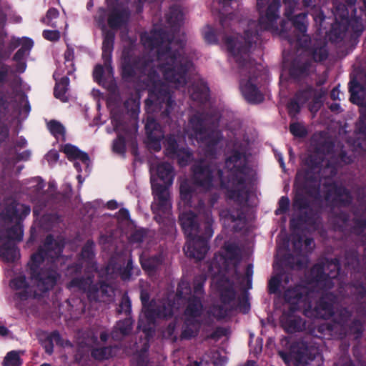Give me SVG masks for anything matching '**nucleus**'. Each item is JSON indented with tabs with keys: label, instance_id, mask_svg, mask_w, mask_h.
I'll return each instance as SVG.
<instances>
[{
	"label": "nucleus",
	"instance_id": "obj_1",
	"mask_svg": "<svg viewBox=\"0 0 366 366\" xmlns=\"http://www.w3.org/2000/svg\"><path fill=\"white\" fill-rule=\"evenodd\" d=\"M224 169L227 176L215 165L200 161L192 167V180L196 186L209 191L214 187V174L217 171L220 188L226 190L227 197L239 204L247 202L249 192L246 184L251 168L246 152L236 148L230 149L224 159Z\"/></svg>",
	"mask_w": 366,
	"mask_h": 366
},
{
	"label": "nucleus",
	"instance_id": "obj_2",
	"mask_svg": "<svg viewBox=\"0 0 366 366\" xmlns=\"http://www.w3.org/2000/svg\"><path fill=\"white\" fill-rule=\"evenodd\" d=\"M120 69L122 78L127 81L147 76L145 79L149 87V94L145 105L161 112L162 118H169L175 102L168 85L162 81L153 60L124 50L122 52Z\"/></svg>",
	"mask_w": 366,
	"mask_h": 366
},
{
	"label": "nucleus",
	"instance_id": "obj_3",
	"mask_svg": "<svg viewBox=\"0 0 366 366\" xmlns=\"http://www.w3.org/2000/svg\"><path fill=\"white\" fill-rule=\"evenodd\" d=\"M145 46L157 49L158 68L166 81L178 87H184L189 79V74L194 66L192 60L185 54L184 44L179 41L178 47L174 49L173 43L163 46L164 33L162 30L154 31L150 35L142 36Z\"/></svg>",
	"mask_w": 366,
	"mask_h": 366
},
{
	"label": "nucleus",
	"instance_id": "obj_4",
	"mask_svg": "<svg viewBox=\"0 0 366 366\" xmlns=\"http://www.w3.org/2000/svg\"><path fill=\"white\" fill-rule=\"evenodd\" d=\"M260 36L258 31L253 32L247 29L244 33L243 41H235L232 36H225L224 38L227 49L235 59L241 75H247V79H240L239 88L244 99L251 104H260L264 100V95L261 91L264 79H259L262 71L249 60L250 49Z\"/></svg>",
	"mask_w": 366,
	"mask_h": 366
},
{
	"label": "nucleus",
	"instance_id": "obj_5",
	"mask_svg": "<svg viewBox=\"0 0 366 366\" xmlns=\"http://www.w3.org/2000/svg\"><path fill=\"white\" fill-rule=\"evenodd\" d=\"M179 222L187 239L184 247L185 254L197 261L203 259L214 234L212 209L204 208L199 216L192 211L183 212L179 216Z\"/></svg>",
	"mask_w": 366,
	"mask_h": 366
},
{
	"label": "nucleus",
	"instance_id": "obj_6",
	"mask_svg": "<svg viewBox=\"0 0 366 366\" xmlns=\"http://www.w3.org/2000/svg\"><path fill=\"white\" fill-rule=\"evenodd\" d=\"M158 179L151 177V186L154 202L151 208L154 220L165 227L166 232H172L175 228V222L172 217V203L169 188L173 183L174 169L168 162H162L157 167Z\"/></svg>",
	"mask_w": 366,
	"mask_h": 366
},
{
	"label": "nucleus",
	"instance_id": "obj_7",
	"mask_svg": "<svg viewBox=\"0 0 366 366\" xmlns=\"http://www.w3.org/2000/svg\"><path fill=\"white\" fill-rule=\"evenodd\" d=\"M145 131L148 144L155 152L162 149L161 142L164 139V154L169 159H177L178 164L184 167L189 164L192 157L188 147L180 144L179 138L174 134L164 135L161 125L152 117H147L145 124Z\"/></svg>",
	"mask_w": 366,
	"mask_h": 366
},
{
	"label": "nucleus",
	"instance_id": "obj_8",
	"mask_svg": "<svg viewBox=\"0 0 366 366\" xmlns=\"http://www.w3.org/2000/svg\"><path fill=\"white\" fill-rule=\"evenodd\" d=\"M189 124L194 136L205 144L207 152L215 153L216 147L223 136L217 129L218 122L213 120L212 115L209 112H197L190 117Z\"/></svg>",
	"mask_w": 366,
	"mask_h": 366
},
{
	"label": "nucleus",
	"instance_id": "obj_9",
	"mask_svg": "<svg viewBox=\"0 0 366 366\" xmlns=\"http://www.w3.org/2000/svg\"><path fill=\"white\" fill-rule=\"evenodd\" d=\"M94 274L89 273L72 278L67 284L69 289H77L86 294L90 302H106L114 295L112 287L106 282L94 281Z\"/></svg>",
	"mask_w": 366,
	"mask_h": 366
},
{
	"label": "nucleus",
	"instance_id": "obj_10",
	"mask_svg": "<svg viewBox=\"0 0 366 366\" xmlns=\"http://www.w3.org/2000/svg\"><path fill=\"white\" fill-rule=\"evenodd\" d=\"M257 1V10L259 13L258 25L255 31L260 32L268 31L272 34H285L287 32L286 24L287 22L282 19L278 26V21L280 19V9L281 7L280 0H272L267 7L264 9L263 1L264 0Z\"/></svg>",
	"mask_w": 366,
	"mask_h": 366
},
{
	"label": "nucleus",
	"instance_id": "obj_11",
	"mask_svg": "<svg viewBox=\"0 0 366 366\" xmlns=\"http://www.w3.org/2000/svg\"><path fill=\"white\" fill-rule=\"evenodd\" d=\"M323 159L316 154H309L304 160V167L298 170L295 179L300 187L307 190L311 194L318 193L320 185V171Z\"/></svg>",
	"mask_w": 366,
	"mask_h": 366
},
{
	"label": "nucleus",
	"instance_id": "obj_12",
	"mask_svg": "<svg viewBox=\"0 0 366 366\" xmlns=\"http://www.w3.org/2000/svg\"><path fill=\"white\" fill-rule=\"evenodd\" d=\"M149 294L142 291L140 300L142 305V310L148 325H155L157 319L168 320L174 315V302L169 299H163L156 301H149Z\"/></svg>",
	"mask_w": 366,
	"mask_h": 366
},
{
	"label": "nucleus",
	"instance_id": "obj_13",
	"mask_svg": "<svg viewBox=\"0 0 366 366\" xmlns=\"http://www.w3.org/2000/svg\"><path fill=\"white\" fill-rule=\"evenodd\" d=\"M29 274V279L33 284L36 298L46 295L52 290L59 282L61 274L58 267L54 264L46 265L41 269Z\"/></svg>",
	"mask_w": 366,
	"mask_h": 366
},
{
	"label": "nucleus",
	"instance_id": "obj_14",
	"mask_svg": "<svg viewBox=\"0 0 366 366\" xmlns=\"http://www.w3.org/2000/svg\"><path fill=\"white\" fill-rule=\"evenodd\" d=\"M324 199L331 207H348L353 202L351 191L335 181L323 184Z\"/></svg>",
	"mask_w": 366,
	"mask_h": 366
},
{
	"label": "nucleus",
	"instance_id": "obj_15",
	"mask_svg": "<svg viewBox=\"0 0 366 366\" xmlns=\"http://www.w3.org/2000/svg\"><path fill=\"white\" fill-rule=\"evenodd\" d=\"M340 296L334 292H327L322 294L312 308V303L307 302V307L303 310V314L307 317L329 319L335 315L334 305L338 302Z\"/></svg>",
	"mask_w": 366,
	"mask_h": 366
},
{
	"label": "nucleus",
	"instance_id": "obj_16",
	"mask_svg": "<svg viewBox=\"0 0 366 366\" xmlns=\"http://www.w3.org/2000/svg\"><path fill=\"white\" fill-rule=\"evenodd\" d=\"M340 259H331L327 262L325 269L317 267L312 269V280L324 290L332 289L335 285V280L340 274Z\"/></svg>",
	"mask_w": 366,
	"mask_h": 366
},
{
	"label": "nucleus",
	"instance_id": "obj_17",
	"mask_svg": "<svg viewBox=\"0 0 366 366\" xmlns=\"http://www.w3.org/2000/svg\"><path fill=\"white\" fill-rule=\"evenodd\" d=\"M348 90L350 94V101L360 107V115L357 123V133L366 137V98L364 86L355 79L350 81Z\"/></svg>",
	"mask_w": 366,
	"mask_h": 366
},
{
	"label": "nucleus",
	"instance_id": "obj_18",
	"mask_svg": "<svg viewBox=\"0 0 366 366\" xmlns=\"http://www.w3.org/2000/svg\"><path fill=\"white\" fill-rule=\"evenodd\" d=\"M350 29L351 31L360 36L363 31V24L362 18L355 15L348 19V23L340 24L333 23L329 32V39L331 42L339 43L343 40L347 31Z\"/></svg>",
	"mask_w": 366,
	"mask_h": 366
},
{
	"label": "nucleus",
	"instance_id": "obj_19",
	"mask_svg": "<svg viewBox=\"0 0 366 366\" xmlns=\"http://www.w3.org/2000/svg\"><path fill=\"white\" fill-rule=\"evenodd\" d=\"M290 355L298 366H305L316 358L319 351L317 347L309 346L306 342L297 341L292 343Z\"/></svg>",
	"mask_w": 366,
	"mask_h": 366
},
{
	"label": "nucleus",
	"instance_id": "obj_20",
	"mask_svg": "<svg viewBox=\"0 0 366 366\" xmlns=\"http://www.w3.org/2000/svg\"><path fill=\"white\" fill-rule=\"evenodd\" d=\"M308 295L307 288L300 285L287 289L284 292V299L290 304L288 308L290 311L291 312L301 311L302 304L307 307V302H310Z\"/></svg>",
	"mask_w": 366,
	"mask_h": 366
},
{
	"label": "nucleus",
	"instance_id": "obj_21",
	"mask_svg": "<svg viewBox=\"0 0 366 366\" xmlns=\"http://www.w3.org/2000/svg\"><path fill=\"white\" fill-rule=\"evenodd\" d=\"M311 67L312 63L310 60L296 56L289 64V76L295 83H299L310 75Z\"/></svg>",
	"mask_w": 366,
	"mask_h": 366
},
{
	"label": "nucleus",
	"instance_id": "obj_22",
	"mask_svg": "<svg viewBox=\"0 0 366 366\" xmlns=\"http://www.w3.org/2000/svg\"><path fill=\"white\" fill-rule=\"evenodd\" d=\"M115 33L112 30H106L103 34L102 58L104 61V66L107 72L112 74V52L114 50Z\"/></svg>",
	"mask_w": 366,
	"mask_h": 366
},
{
	"label": "nucleus",
	"instance_id": "obj_23",
	"mask_svg": "<svg viewBox=\"0 0 366 366\" xmlns=\"http://www.w3.org/2000/svg\"><path fill=\"white\" fill-rule=\"evenodd\" d=\"M288 309L287 312L282 313L280 317L281 326L287 333L292 334L301 332L306 328V321Z\"/></svg>",
	"mask_w": 366,
	"mask_h": 366
},
{
	"label": "nucleus",
	"instance_id": "obj_24",
	"mask_svg": "<svg viewBox=\"0 0 366 366\" xmlns=\"http://www.w3.org/2000/svg\"><path fill=\"white\" fill-rule=\"evenodd\" d=\"M295 194L293 198L292 205L293 207L298 211L310 209L311 202L309 197L317 199L320 195V185H318V193L311 194L307 192V189L301 188L298 182H297V179H295Z\"/></svg>",
	"mask_w": 366,
	"mask_h": 366
},
{
	"label": "nucleus",
	"instance_id": "obj_25",
	"mask_svg": "<svg viewBox=\"0 0 366 366\" xmlns=\"http://www.w3.org/2000/svg\"><path fill=\"white\" fill-rule=\"evenodd\" d=\"M130 12L127 9L117 6L110 8L107 15V24L111 29L118 30L127 24Z\"/></svg>",
	"mask_w": 366,
	"mask_h": 366
},
{
	"label": "nucleus",
	"instance_id": "obj_26",
	"mask_svg": "<svg viewBox=\"0 0 366 366\" xmlns=\"http://www.w3.org/2000/svg\"><path fill=\"white\" fill-rule=\"evenodd\" d=\"M41 247L50 259L54 261L61 255L65 247V241L61 237L55 238L53 234H49L46 237Z\"/></svg>",
	"mask_w": 366,
	"mask_h": 366
},
{
	"label": "nucleus",
	"instance_id": "obj_27",
	"mask_svg": "<svg viewBox=\"0 0 366 366\" xmlns=\"http://www.w3.org/2000/svg\"><path fill=\"white\" fill-rule=\"evenodd\" d=\"M11 286L16 290H19L16 293V296L21 300H26L29 298L36 299V293L32 287H31L24 275H19L14 278L11 282Z\"/></svg>",
	"mask_w": 366,
	"mask_h": 366
},
{
	"label": "nucleus",
	"instance_id": "obj_28",
	"mask_svg": "<svg viewBox=\"0 0 366 366\" xmlns=\"http://www.w3.org/2000/svg\"><path fill=\"white\" fill-rule=\"evenodd\" d=\"M204 306L202 297L192 295L188 297L184 315L187 318L199 319L203 314Z\"/></svg>",
	"mask_w": 366,
	"mask_h": 366
},
{
	"label": "nucleus",
	"instance_id": "obj_29",
	"mask_svg": "<svg viewBox=\"0 0 366 366\" xmlns=\"http://www.w3.org/2000/svg\"><path fill=\"white\" fill-rule=\"evenodd\" d=\"M188 92L193 101L205 103L209 98V88L202 81H194L188 89Z\"/></svg>",
	"mask_w": 366,
	"mask_h": 366
},
{
	"label": "nucleus",
	"instance_id": "obj_30",
	"mask_svg": "<svg viewBox=\"0 0 366 366\" xmlns=\"http://www.w3.org/2000/svg\"><path fill=\"white\" fill-rule=\"evenodd\" d=\"M288 20L292 21V24L295 28V31L297 33L295 34L297 41H300V37L302 36L305 39V41L307 42L310 41V37L307 35V13H300L295 16L290 17V19H287Z\"/></svg>",
	"mask_w": 366,
	"mask_h": 366
},
{
	"label": "nucleus",
	"instance_id": "obj_31",
	"mask_svg": "<svg viewBox=\"0 0 366 366\" xmlns=\"http://www.w3.org/2000/svg\"><path fill=\"white\" fill-rule=\"evenodd\" d=\"M19 256V249L15 242L9 240H0V257L4 261L14 262Z\"/></svg>",
	"mask_w": 366,
	"mask_h": 366
},
{
	"label": "nucleus",
	"instance_id": "obj_32",
	"mask_svg": "<svg viewBox=\"0 0 366 366\" xmlns=\"http://www.w3.org/2000/svg\"><path fill=\"white\" fill-rule=\"evenodd\" d=\"M200 326L201 321L199 319L185 317L180 335V339L190 340L197 336Z\"/></svg>",
	"mask_w": 366,
	"mask_h": 366
},
{
	"label": "nucleus",
	"instance_id": "obj_33",
	"mask_svg": "<svg viewBox=\"0 0 366 366\" xmlns=\"http://www.w3.org/2000/svg\"><path fill=\"white\" fill-rule=\"evenodd\" d=\"M23 236V226L19 222L5 230L0 231V240L12 241L16 244L22 240Z\"/></svg>",
	"mask_w": 366,
	"mask_h": 366
},
{
	"label": "nucleus",
	"instance_id": "obj_34",
	"mask_svg": "<svg viewBox=\"0 0 366 366\" xmlns=\"http://www.w3.org/2000/svg\"><path fill=\"white\" fill-rule=\"evenodd\" d=\"M140 263L142 269L149 272H155L162 264L164 258L161 254H156L152 256H140Z\"/></svg>",
	"mask_w": 366,
	"mask_h": 366
},
{
	"label": "nucleus",
	"instance_id": "obj_35",
	"mask_svg": "<svg viewBox=\"0 0 366 366\" xmlns=\"http://www.w3.org/2000/svg\"><path fill=\"white\" fill-rule=\"evenodd\" d=\"M354 217L349 224L347 232L357 237H363L366 230V217L358 215L357 211L353 212Z\"/></svg>",
	"mask_w": 366,
	"mask_h": 366
},
{
	"label": "nucleus",
	"instance_id": "obj_36",
	"mask_svg": "<svg viewBox=\"0 0 366 366\" xmlns=\"http://www.w3.org/2000/svg\"><path fill=\"white\" fill-rule=\"evenodd\" d=\"M332 217L335 229L340 232H347L350 220V214L347 211L339 210L333 212Z\"/></svg>",
	"mask_w": 366,
	"mask_h": 366
},
{
	"label": "nucleus",
	"instance_id": "obj_37",
	"mask_svg": "<svg viewBox=\"0 0 366 366\" xmlns=\"http://www.w3.org/2000/svg\"><path fill=\"white\" fill-rule=\"evenodd\" d=\"M50 258L41 246L37 249L36 252L31 254L29 262L27 264V273L31 274L34 272V269L37 271L41 269V264Z\"/></svg>",
	"mask_w": 366,
	"mask_h": 366
},
{
	"label": "nucleus",
	"instance_id": "obj_38",
	"mask_svg": "<svg viewBox=\"0 0 366 366\" xmlns=\"http://www.w3.org/2000/svg\"><path fill=\"white\" fill-rule=\"evenodd\" d=\"M56 80V84L54 88V96L55 98L59 99L62 102H67L69 97L66 95L69 86V79L65 76L57 80L54 74Z\"/></svg>",
	"mask_w": 366,
	"mask_h": 366
},
{
	"label": "nucleus",
	"instance_id": "obj_39",
	"mask_svg": "<svg viewBox=\"0 0 366 366\" xmlns=\"http://www.w3.org/2000/svg\"><path fill=\"white\" fill-rule=\"evenodd\" d=\"M133 322L131 318H125L117 322L113 331L112 332V339L117 340L122 337L129 335L132 330Z\"/></svg>",
	"mask_w": 366,
	"mask_h": 366
},
{
	"label": "nucleus",
	"instance_id": "obj_40",
	"mask_svg": "<svg viewBox=\"0 0 366 366\" xmlns=\"http://www.w3.org/2000/svg\"><path fill=\"white\" fill-rule=\"evenodd\" d=\"M183 21V13L179 6L174 5L170 6L167 15V22L174 31H178Z\"/></svg>",
	"mask_w": 366,
	"mask_h": 366
},
{
	"label": "nucleus",
	"instance_id": "obj_41",
	"mask_svg": "<svg viewBox=\"0 0 366 366\" xmlns=\"http://www.w3.org/2000/svg\"><path fill=\"white\" fill-rule=\"evenodd\" d=\"M62 152L66 155L69 160L79 159L84 164H88L89 157L87 153L81 151L78 147L71 144H66Z\"/></svg>",
	"mask_w": 366,
	"mask_h": 366
},
{
	"label": "nucleus",
	"instance_id": "obj_42",
	"mask_svg": "<svg viewBox=\"0 0 366 366\" xmlns=\"http://www.w3.org/2000/svg\"><path fill=\"white\" fill-rule=\"evenodd\" d=\"M223 249L225 252V254L223 256L224 259L237 262L241 260V249L236 242L226 241L224 243Z\"/></svg>",
	"mask_w": 366,
	"mask_h": 366
},
{
	"label": "nucleus",
	"instance_id": "obj_43",
	"mask_svg": "<svg viewBox=\"0 0 366 366\" xmlns=\"http://www.w3.org/2000/svg\"><path fill=\"white\" fill-rule=\"evenodd\" d=\"M283 264L290 269H302L306 267V262L301 257V254L295 256L291 253H287L282 257Z\"/></svg>",
	"mask_w": 366,
	"mask_h": 366
},
{
	"label": "nucleus",
	"instance_id": "obj_44",
	"mask_svg": "<svg viewBox=\"0 0 366 366\" xmlns=\"http://www.w3.org/2000/svg\"><path fill=\"white\" fill-rule=\"evenodd\" d=\"M347 290H349L352 297L357 301L366 297V287L362 282H352L345 285Z\"/></svg>",
	"mask_w": 366,
	"mask_h": 366
},
{
	"label": "nucleus",
	"instance_id": "obj_45",
	"mask_svg": "<svg viewBox=\"0 0 366 366\" xmlns=\"http://www.w3.org/2000/svg\"><path fill=\"white\" fill-rule=\"evenodd\" d=\"M317 93L318 92L315 87L312 85H307L305 88L298 89L294 97L302 105H304Z\"/></svg>",
	"mask_w": 366,
	"mask_h": 366
},
{
	"label": "nucleus",
	"instance_id": "obj_46",
	"mask_svg": "<svg viewBox=\"0 0 366 366\" xmlns=\"http://www.w3.org/2000/svg\"><path fill=\"white\" fill-rule=\"evenodd\" d=\"M345 264L348 269H352L354 272L358 270L360 259L357 250L350 249L345 252Z\"/></svg>",
	"mask_w": 366,
	"mask_h": 366
},
{
	"label": "nucleus",
	"instance_id": "obj_47",
	"mask_svg": "<svg viewBox=\"0 0 366 366\" xmlns=\"http://www.w3.org/2000/svg\"><path fill=\"white\" fill-rule=\"evenodd\" d=\"M219 290L221 303L229 306L236 297V291L233 286L231 285L227 286L220 285Z\"/></svg>",
	"mask_w": 366,
	"mask_h": 366
},
{
	"label": "nucleus",
	"instance_id": "obj_48",
	"mask_svg": "<svg viewBox=\"0 0 366 366\" xmlns=\"http://www.w3.org/2000/svg\"><path fill=\"white\" fill-rule=\"evenodd\" d=\"M354 161V157L352 155H350L345 150H340L339 154L332 158L331 162L334 163V167L335 169L337 168L342 167L345 165H349L352 164Z\"/></svg>",
	"mask_w": 366,
	"mask_h": 366
},
{
	"label": "nucleus",
	"instance_id": "obj_49",
	"mask_svg": "<svg viewBox=\"0 0 366 366\" xmlns=\"http://www.w3.org/2000/svg\"><path fill=\"white\" fill-rule=\"evenodd\" d=\"M335 21L334 23L339 22L340 24L348 23L349 11L347 6L344 4L339 3L335 5Z\"/></svg>",
	"mask_w": 366,
	"mask_h": 366
},
{
	"label": "nucleus",
	"instance_id": "obj_50",
	"mask_svg": "<svg viewBox=\"0 0 366 366\" xmlns=\"http://www.w3.org/2000/svg\"><path fill=\"white\" fill-rule=\"evenodd\" d=\"M232 309L227 305H213L209 309V313L217 320H220L228 316Z\"/></svg>",
	"mask_w": 366,
	"mask_h": 366
},
{
	"label": "nucleus",
	"instance_id": "obj_51",
	"mask_svg": "<svg viewBox=\"0 0 366 366\" xmlns=\"http://www.w3.org/2000/svg\"><path fill=\"white\" fill-rule=\"evenodd\" d=\"M92 357L97 360H108L112 357V347H102L93 348L91 351Z\"/></svg>",
	"mask_w": 366,
	"mask_h": 366
},
{
	"label": "nucleus",
	"instance_id": "obj_52",
	"mask_svg": "<svg viewBox=\"0 0 366 366\" xmlns=\"http://www.w3.org/2000/svg\"><path fill=\"white\" fill-rule=\"evenodd\" d=\"M179 192L181 199L184 202H189L191 201L192 194L194 192V187L185 179L180 184Z\"/></svg>",
	"mask_w": 366,
	"mask_h": 366
},
{
	"label": "nucleus",
	"instance_id": "obj_53",
	"mask_svg": "<svg viewBox=\"0 0 366 366\" xmlns=\"http://www.w3.org/2000/svg\"><path fill=\"white\" fill-rule=\"evenodd\" d=\"M81 257L86 261L92 260L94 257V242L92 239H88L83 246L81 251Z\"/></svg>",
	"mask_w": 366,
	"mask_h": 366
},
{
	"label": "nucleus",
	"instance_id": "obj_54",
	"mask_svg": "<svg viewBox=\"0 0 366 366\" xmlns=\"http://www.w3.org/2000/svg\"><path fill=\"white\" fill-rule=\"evenodd\" d=\"M47 127L54 137L58 138L59 136L64 137L66 133L65 128L59 122L51 120L48 122Z\"/></svg>",
	"mask_w": 366,
	"mask_h": 366
},
{
	"label": "nucleus",
	"instance_id": "obj_55",
	"mask_svg": "<svg viewBox=\"0 0 366 366\" xmlns=\"http://www.w3.org/2000/svg\"><path fill=\"white\" fill-rule=\"evenodd\" d=\"M207 280V277L204 274H199L194 278L193 281V290L194 295L197 296L203 297L204 294V286Z\"/></svg>",
	"mask_w": 366,
	"mask_h": 366
},
{
	"label": "nucleus",
	"instance_id": "obj_56",
	"mask_svg": "<svg viewBox=\"0 0 366 366\" xmlns=\"http://www.w3.org/2000/svg\"><path fill=\"white\" fill-rule=\"evenodd\" d=\"M22 361L17 351L12 350L9 352L4 359L3 365L4 366H21Z\"/></svg>",
	"mask_w": 366,
	"mask_h": 366
},
{
	"label": "nucleus",
	"instance_id": "obj_57",
	"mask_svg": "<svg viewBox=\"0 0 366 366\" xmlns=\"http://www.w3.org/2000/svg\"><path fill=\"white\" fill-rule=\"evenodd\" d=\"M117 270L121 279L123 281L129 280L132 277V270L133 269V261L130 258L127 259L125 267L119 266V267H114Z\"/></svg>",
	"mask_w": 366,
	"mask_h": 366
},
{
	"label": "nucleus",
	"instance_id": "obj_58",
	"mask_svg": "<svg viewBox=\"0 0 366 366\" xmlns=\"http://www.w3.org/2000/svg\"><path fill=\"white\" fill-rule=\"evenodd\" d=\"M112 150L114 153L124 155L126 153V139L122 134H118L113 141Z\"/></svg>",
	"mask_w": 366,
	"mask_h": 366
},
{
	"label": "nucleus",
	"instance_id": "obj_59",
	"mask_svg": "<svg viewBox=\"0 0 366 366\" xmlns=\"http://www.w3.org/2000/svg\"><path fill=\"white\" fill-rule=\"evenodd\" d=\"M290 132L295 137L298 138L305 137L307 131L305 127L300 122H292L290 124Z\"/></svg>",
	"mask_w": 366,
	"mask_h": 366
},
{
	"label": "nucleus",
	"instance_id": "obj_60",
	"mask_svg": "<svg viewBox=\"0 0 366 366\" xmlns=\"http://www.w3.org/2000/svg\"><path fill=\"white\" fill-rule=\"evenodd\" d=\"M352 315V312L347 307H342L337 311V322L341 325H345Z\"/></svg>",
	"mask_w": 366,
	"mask_h": 366
},
{
	"label": "nucleus",
	"instance_id": "obj_61",
	"mask_svg": "<svg viewBox=\"0 0 366 366\" xmlns=\"http://www.w3.org/2000/svg\"><path fill=\"white\" fill-rule=\"evenodd\" d=\"M3 214L6 219L13 221L14 219H20L19 209L15 204H9L6 206L3 212Z\"/></svg>",
	"mask_w": 366,
	"mask_h": 366
},
{
	"label": "nucleus",
	"instance_id": "obj_62",
	"mask_svg": "<svg viewBox=\"0 0 366 366\" xmlns=\"http://www.w3.org/2000/svg\"><path fill=\"white\" fill-rule=\"evenodd\" d=\"M132 310V302L127 294H124L121 299L117 312L119 314L124 313L126 315L130 314Z\"/></svg>",
	"mask_w": 366,
	"mask_h": 366
},
{
	"label": "nucleus",
	"instance_id": "obj_63",
	"mask_svg": "<svg viewBox=\"0 0 366 366\" xmlns=\"http://www.w3.org/2000/svg\"><path fill=\"white\" fill-rule=\"evenodd\" d=\"M312 59L316 62H321L328 57V51L325 46L315 48L312 52Z\"/></svg>",
	"mask_w": 366,
	"mask_h": 366
},
{
	"label": "nucleus",
	"instance_id": "obj_64",
	"mask_svg": "<svg viewBox=\"0 0 366 366\" xmlns=\"http://www.w3.org/2000/svg\"><path fill=\"white\" fill-rule=\"evenodd\" d=\"M282 282V278L279 275L272 277L268 282V292L269 294H277L280 292V287Z\"/></svg>",
	"mask_w": 366,
	"mask_h": 366
}]
</instances>
